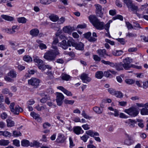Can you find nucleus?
<instances>
[{
  "label": "nucleus",
  "instance_id": "obj_1",
  "mask_svg": "<svg viewBox=\"0 0 148 148\" xmlns=\"http://www.w3.org/2000/svg\"><path fill=\"white\" fill-rule=\"evenodd\" d=\"M52 48L54 50L48 51L45 54L44 56L45 59L50 61L55 60L56 56L59 54L56 46L53 45Z\"/></svg>",
  "mask_w": 148,
  "mask_h": 148
},
{
  "label": "nucleus",
  "instance_id": "obj_2",
  "mask_svg": "<svg viewBox=\"0 0 148 148\" xmlns=\"http://www.w3.org/2000/svg\"><path fill=\"white\" fill-rule=\"evenodd\" d=\"M88 18L92 25L98 30H101L104 29V23L101 22L99 19L95 15H90Z\"/></svg>",
  "mask_w": 148,
  "mask_h": 148
},
{
  "label": "nucleus",
  "instance_id": "obj_3",
  "mask_svg": "<svg viewBox=\"0 0 148 148\" xmlns=\"http://www.w3.org/2000/svg\"><path fill=\"white\" fill-rule=\"evenodd\" d=\"M125 112L132 116H136L138 114V109L135 107H131L128 109H126Z\"/></svg>",
  "mask_w": 148,
  "mask_h": 148
},
{
  "label": "nucleus",
  "instance_id": "obj_4",
  "mask_svg": "<svg viewBox=\"0 0 148 148\" xmlns=\"http://www.w3.org/2000/svg\"><path fill=\"white\" fill-rule=\"evenodd\" d=\"M123 2L125 4L129 10L132 11L136 10L138 9V7L134 5L131 0H123Z\"/></svg>",
  "mask_w": 148,
  "mask_h": 148
},
{
  "label": "nucleus",
  "instance_id": "obj_5",
  "mask_svg": "<svg viewBox=\"0 0 148 148\" xmlns=\"http://www.w3.org/2000/svg\"><path fill=\"white\" fill-rule=\"evenodd\" d=\"M40 80L37 78L32 77L28 80L29 84L32 85L34 88H37L39 85Z\"/></svg>",
  "mask_w": 148,
  "mask_h": 148
},
{
  "label": "nucleus",
  "instance_id": "obj_6",
  "mask_svg": "<svg viewBox=\"0 0 148 148\" xmlns=\"http://www.w3.org/2000/svg\"><path fill=\"white\" fill-rule=\"evenodd\" d=\"M132 60L129 57H127L123 60V67L126 70H127L131 68L132 65L130 64Z\"/></svg>",
  "mask_w": 148,
  "mask_h": 148
},
{
  "label": "nucleus",
  "instance_id": "obj_7",
  "mask_svg": "<svg viewBox=\"0 0 148 148\" xmlns=\"http://www.w3.org/2000/svg\"><path fill=\"white\" fill-rule=\"evenodd\" d=\"M64 98L63 95L60 92H57L56 101L58 106H60L62 103V100Z\"/></svg>",
  "mask_w": 148,
  "mask_h": 148
},
{
  "label": "nucleus",
  "instance_id": "obj_8",
  "mask_svg": "<svg viewBox=\"0 0 148 148\" xmlns=\"http://www.w3.org/2000/svg\"><path fill=\"white\" fill-rule=\"evenodd\" d=\"M126 138L124 141V144L128 146H130L134 143V141L130 136L126 134H125Z\"/></svg>",
  "mask_w": 148,
  "mask_h": 148
},
{
  "label": "nucleus",
  "instance_id": "obj_9",
  "mask_svg": "<svg viewBox=\"0 0 148 148\" xmlns=\"http://www.w3.org/2000/svg\"><path fill=\"white\" fill-rule=\"evenodd\" d=\"M95 5L96 9V13L97 15L100 17H102L103 16V14L101 12V6L99 4Z\"/></svg>",
  "mask_w": 148,
  "mask_h": 148
},
{
  "label": "nucleus",
  "instance_id": "obj_10",
  "mask_svg": "<svg viewBox=\"0 0 148 148\" xmlns=\"http://www.w3.org/2000/svg\"><path fill=\"white\" fill-rule=\"evenodd\" d=\"M80 78L84 83H87L86 82H89L91 80V79L88 77V75L84 73H83L81 75Z\"/></svg>",
  "mask_w": 148,
  "mask_h": 148
},
{
  "label": "nucleus",
  "instance_id": "obj_11",
  "mask_svg": "<svg viewBox=\"0 0 148 148\" xmlns=\"http://www.w3.org/2000/svg\"><path fill=\"white\" fill-rule=\"evenodd\" d=\"M97 52L100 57H101L105 58V56H110L107 54L106 50L105 49H99L97 51Z\"/></svg>",
  "mask_w": 148,
  "mask_h": 148
},
{
  "label": "nucleus",
  "instance_id": "obj_12",
  "mask_svg": "<svg viewBox=\"0 0 148 148\" xmlns=\"http://www.w3.org/2000/svg\"><path fill=\"white\" fill-rule=\"evenodd\" d=\"M125 123L128 124L129 126L131 128L134 127L135 126V124L136 123V121L134 120L131 119H129L125 121Z\"/></svg>",
  "mask_w": 148,
  "mask_h": 148
},
{
  "label": "nucleus",
  "instance_id": "obj_13",
  "mask_svg": "<svg viewBox=\"0 0 148 148\" xmlns=\"http://www.w3.org/2000/svg\"><path fill=\"white\" fill-rule=\"evenodd\" d=\"M65 139L66 138L63 135L59 134H58L56 141L58 143H63L64 142Z\"/></svg>",
  "mask_w": 148,
  "mask_h": 148
},
{
  "label": "nucleus",
  "instance_id": "obj_14",
  "mask_svg": "<svg viewBox=\"0 0 148 148\" xmlns=\"http://www.w3.org/2000/svg\"><path fill=\"white\" fill-rule=\"evenodd\" d=\"M75 30L74 27H71L70 26L64 27L63 28V31L65 33L71 34L72 32Z\"/></svg>",
  "mask_w": 148,
  "mask_h": 148
},
{
  "label": "nucleus",
  "instance_id": "obj_15",
  "mask_svg": "<svg viewBox=\"0 0 148 148\" xmlns=\"http://www.w3.org/2000/svg\"><path fill=\"white\" fill-rule=\"evenodd\" d=\"M41 96L43 97V98L40 100V102L42 103H45L48 100H50V98L48 95H45L44 94H41Z\"/></svg>",
  "mask_w": 148,
  "mask_h": 148
},
{
  "label": "nucleus",
  "instance_id": "obj_16",
  "mask_svg": "<svg viewBox=\"0 0 148 148\" xmlns=\"http://www.w3.org/2000/svg\"><path fill=\"white\" fill-rule=\"evenodd\" d=\"M39 32V30L37 29H34L30 31V34L33 37H36Z\"/></svg>",
  "mask_w": 148,
  "mask_h": 148
},
{
  "label": "nucleus",
  "instance_id": "obj_17",
  "mask_svg": "<svg viewBox=\"0 0 148 148\" xmlns=\"http://www.w3.org/2000/svg\"><path fill=\"white\" fill-rule=\"evenodd\" d=\"M73 131L75 134L77 135L81 134L82 131V133L84 132L82 130L81 127L79 126L74 127H73Z\"/></svg>",
  "mask_w": 148,
  "mask_h": 148
},
{
  "label": "nucleus",
  "instance_id": "obj_18",
  "mask_svg": "<svg viewBox=\"0 0 148 148\" xmlns=\"http://www.w3.org/2000/svg\"><path fill=\"white\" fill-rule=\"evenodd\" d=\"M115 67L116 69L118 71L123 70V63L121 62L115 63Z\"/></svg>",
  "mask_w": 148,
  "mask_h": 148
},
{
  "label": "nucleus",
  "instance_id": "obj_19",
  "mask_svg": "<svg viewBox=\"0 0 148 148\" xmlns=\"http://www.w3.org/2000/svg\"><path fill=\"white\" fill-rule=\"evenodd\" d=\"M104 75L103 71H97L95 73V77L98 79H101Z\"/></svg>",
  "mask_w": 148,
  "mask_h": 148
},
{
  "label": "nucleus",
  "instance_id": "obj_20",
  "mask_svg": "<svg viewBox=\"0 0 148 148\" xmlns=\"http://www.w3.org/2000/svg\"><path fill=\"white\" fill-rule=\"evenodd\" d=\"M59 44L60 46L64 49H66L67 48V43L66 41L64 40H63L61 42H60Z\"/></svg>",
  "mask_w": 148,
  "mask_h": 148
},
{
  "label": "nucleus",
  "instance_id": "obj_21",
  "mask_svg": "<svg viewBox=\"0 0 148 148\" xmlns=\"http://www.w3.org/2000/svg\"><path fill=\"white\" fill-rule=\"evenodd\" d=\"M74 47L78 50H82L84 49V45L82 42H79L78 44L76 43V45Z\"/></svg>",
  "mask_w": 148,
  "mask_h": 148
},
{
  "label": "nucleus",
  "instance_id": "obj_22",
  "mask_svg": "<svg viewBox=\"0 0 148 148\" xmlns=\"http://www.w3.org/2000/svg\"><path fill=\"white\" fill-rule=\"evenodd\" d=\"M14 111V112H13L14 114H18L19 112H21L23 111V109L18 106H17L15 108Z\"/></svg>",
  "mask_w": 148,
  "mask_h": 148
},
{
  "label": "nucleus",
  "instance_id": "obj_23",
  "mask_svg": "<svg viewBox=\"0 0 148 148\" xmlns=\"http://www.w3.org/2000/svg\"><path fill=\"white\" fill-rule=\"evenodd\" d=\"M93 110L96 113L100 114L102 113L103 109L100 108L99 107L95 106L93 108Z\"/></svg>",
  "mask_w": 148,
  "mask_h": 148
},
{
  "label": "nucleus",
  "instance_id": "obj_24",
  "mask_svg": "<svg viewBox=\"0 0 148 148\" xmlns=\"http://www.w3.org/2000/svg\"><path fill=\"white\" fill-rule=\"evenodd\" d=\"M49 18L50 20L53 22H56L59 19V18L58 16L54 14H51L49 16Z\"/></svg>",
  "mask_w": 148,
  "mask_h": 148
},
{
  "label": "nucleus",
  "instance_id": "obj_25",
  "mask_svg": "<svg viewBox=\"0 0 148 148\" xmlns=\"http://www.w3.org/2000/svg\"><path fill=\"white\" fill-rule=\"evenodd\" d=\"M1 16L3 18L8 21H12L14 19V18L12 17L6 15H1Z\"/></svg>",
  "mask_w": 148,
  "mask_h": 148
},
{
  "label": "nucleus",
  "instance_id": "obj_26",
  "mask_svg": "<svg viewBox=\"0 0 148 148\" xmlns=\"http://www.w3.org/2000/svg\"><path fill=\"white\" fill-rule=\"evenodd\" d=\"M101 62L105 64L109 65L110 66L112 67H115V63L114 64L109 61H106L104 60H101Z\"/></svg>",
  "mask_w": 148,
  "mask_h": 148
},
{
  "label": "nucleus",
  "instance_id": "obj_27",
  "mask_svg": "<svg viewBox=\"0 0 148 148\" xmlns=\"http://www.w3.org/2000/svg\"><path fill=\"white\" fill-rule=\"evenodd\" d=\"M123 53V51L122 50H116L112 51V53L115 56H119L121 55Z\"/></svg>",
  "mask_w": 148,
  "mask_h": 148
},
{
  "label": "nucleus",
  "instance_id": "obj_28",
  "mask_svg": "<svg viewBox=\"0 0 148 148\" xmlns=\"http://www.w3.org/2000/svg\"><path fill=\"white\" fill-rule=\"evenodd\" d=\"M61 76L63 80L67 81L69 80L71 78L69 75L64 73H62Z\"/></svg>",
  "mask_w": 148,
  "mask_h": 148
},
{
  "label": "nucleus",
  "instance_id": "obj_29",
  "mask_svg": "<svg viewBox=\"0 0 148 148\" xmlns=\"http://www.w3.org/2000/svg\"><path fill=\"white\" fill-rule=\"evenodd\" d=\"M67 45L68 46L70 47L71 45L74 47L75 46L76 43L74 42V40L73 38H71L67 41Z\"/></svg>",
  "mask_w": 148,
  "mask_h": 148
},
{
  "label": "nucleus",
  "instance_id": "obj_30",
  "mask_svg": "<svg viewBox=\"0 0 148 148\" xmlns=\"http://www.w3.org/2000/svg\"><path fill=\"white\" fill-rule=\"evenodd\" d=\"M21 144L22 146L27 147L29 145V142L27 140L24 139L21 141Z\"/></svg>",
  "mask_w": 148,
  "mask_h": 148
},
{
  "label": "nucleus",
  "instance_id": "obj_31",
  "mask_svg": "<svg viewBox=\"0 0 148 148\" xmlns=\"http://www.w3.org/2000/svg\"><path fill=\"white\" fill-rule=\"evenodd\" d=\"M140 112L142 115H148V109L146 108H143L141 109Z\"/></svg>",
  "mask_w": 148,
  "mask_h": 148
},
{
  "label": "nucleus",
  "instance_id": "obj_32",
  "mask_svg": "<svg viewBox=\"0 0 148 148\" xmlns=\"http://www.w3.org/2000/svg\"><path fill=\"white\" fill-rule=\"evenodd\" d=\"M17 20L19 23H25L26 22L27 20L24 17H21L18 18Z\"/></svg>",
  "mask_w": 148,
  "mask_h": 148
},
{
  "label": "nucleus",
  "instance_id": "obj_33",
  "mask_svg": "<svg viewBox=\"0 0 148 148\" xmlns=\"http://www.w3.org/2000/svg\"><path fill=\"white\" fill-rule=\"evenodd\" d=\"M9 143L8 140H0V145L1 146H6Z\"/></svg>",
  "mask_w": 148,
  "mask_h": 148
},
{
  "label": "nucleus",
  "instance_id": "obj_34",
  "mask_svg": "<svg viewBox=\"0 0 148 148\" xmlns=\"http://www.w3.org/2000/svg\"><path fill=\"white\" fill-rule=\"evenodd\" d=\"M7 124V126L9 127H13L14 125V122L12 120L8 119L6 120Z\"/></svg>",
  "mask_w": 148,
  "mask_h": 148
},
{
  "label": "nucleus",
  "instance_id": "obj_35",
  "mask_svg": "<svg viewBox=\"0 0 148 148\" xmlns=\"http://www.w3.org/2000/svg\"><path fill=\"white\" fill-rule=\"evenodd\" d=\"M4 100L3 96L1 95L0 96V108L4 110L5 109V108L2 103H1L3 102Z\"/></svg>",
  "mask_w": 148,
  "mask_h": 148
},
{
  "label": "nucleus",
  "instance_id": "obj_36",
  "mask_svg": "<svg viewBox=\"0 0 148 148\" xmlns=\"http://www.w3.org/2000/svg\"><path fill=\"white\" fill-rule=\"evenodd\" d=\"M125 82L126 84L129 85H132L135 82V80L131 79H126L125 80Z\"/></svg>",
  "mask_w": 148,
  "mask_h": 148
},
{
  "label": "nucleus",
  "instance_id": "obj_37",
  "mask_svg": "<svg viewBox=\"0 0 148 148\" xmlns=\"http://www.w3.org/2000/svg\"><path fill=\"white\" fill-rule=\"evenodd\" d=\"M13 136L15 137H18L21 136V133L19 131H17L16 130L12 132Z\"/></svg>",
  "mask_w": 148,
  "mask_h": 148
},
{
  "label": "nucleus",
  "instance_id": "obj_38",
  "mask_svg": "<svg viewBox=\"0 0 148 148\" xmlns=\"http://www.w3.org/2000/svg\"><path fill=\"white\" fill-rule=\"evenodd\" d=\"M9 76H10L12 78L16 77V72L13 71H10V72L8 73Z\"/></svg>",
  "mask_w": 148,
  "mask_h": 148
},
{
  "label": "nucleus",
  "instance_id": "obj_39",
  "mask_svg": "<svg viewBox=\"0 0 148 148\" xmlns=\"http://www.w3.org/2000/svg\"><path fill=\"white\" fill-rule=\"evenodd\" d=\"M23 60L27 62H29L32 61V58L28 56L25 55L23 57Z\"/></svg>",
  "mask_w": 148,
  "mask_h": 148
},
{
  "label": "nucleus",
  "instance_id": "obj_40",
  "mask_svg": "<svg viewBox=\"0 0 148 148\" xmlns=\"http://www.w3.org/2000/svg\"><path fill=\"white\" fill-rule=\"evenodd\" d=\"M112 22V21L110 20L105 25H104V28L107 31V32H108L110 24Z\"/></svg>",
  "mask_w": 148,
  "mask_h": 148
},
{
  "label": "nucleus",
  "instance_id": "obj_41",
  "mask_svg": "<svg viewBox=\"0 0 148 148\" xmlns=\"http://www.w3.org/2000/svg\"><path fill=\"white\" fill-rule=\"evenodd\" d=\"M114 95H115L116 97L120 98H122L123 96V95L122 92L118 91H115V93Z\"/></svg>",
  "mask_w": 148,
  "mask_h": 148
},
{
  "label": "nucleus",
  "instance_id": "obj_42",
  "mask_svg": "<svg viewBox=\"0 0 148 148\" xmlns=\"http://www.w3.org/2000/svg\"><path fill=\"white\" fill-rule=\"evenodd\" d=\"M30 115L31 116L36 120L37 118L40 116L39 114H37L34 112H32L31 113Z\"/></svg>",
  "mask_w": 148,
  "mask_h": 148
},
{
  "label": "nucleus",
  "instance_id": "obj_43",
  "mask_svg": "<svg viewBox=\"0 0 148 148\" xmlns=\"http://www.w3.org/2000/svg\"><path fill=\"white\" fill-rule=\"evenodd\" d=\"M137 121L138 122V126L141 128H143L144 126L143 120L142 119H138Z\"/></svg>",
  "mask_w": 148,
  "mask_h": 148
},
{
  "label": "nucleus",
  "instance_id": "obj_44",
  "mask_svg": "<svg viewBox=\"0 0 148 148\" xmlns=\"http://www.w3.org/2000/svg\"><path fill=\"white\" fill-rule=\"evenodd\" d=\"M40 2L44 5L49 4L51 3V1L49 0H40Z\"/></svg>",
  "mask_w": 148,
  "mask_h": 148
},
{
  "label": "nucleus",
  "instance_id": "obj_45",
  "mask_svg": "<svg viewBox=\"0 0 148 148\" xmlns=\"http://www.w3.org/2000/svg\"><path fill=\"white\" fill-rule=\"evenodd\" d=\"M104 75L106 77H108L112 76V75L110 73V70H108L107 71L104 72Z\"/></svg>",
  "mask_w": 148,
  "mask_h": 148
},
{
  "label": "nucleus",
  "instance_id": "obj_46",
  "mask_svg": "<svg viewBox=\"0 0 148 148\" xmlns=\"http://www.w3.org/2000/svg\"><path fill=\"white\" fill-rule=\"evenodd\" d=\"M38 68L44 71L45 69V65L43 63L37 65Z\"/></svg>",
  "mask_w": 148,
  "mask_h": 148
},
{
  "label": "nucleus",
  "instance_id": "obj_47",
  "mask_svg": "<svg viewBox=\"0 0 148 148\" xmlns=\"http://www.w3.org/2000/svg\"><path fill=\"white\" fill-rule=\"evenodd\" d=\"M34 61L36 63L38 64L43 63V61L40 59L39 58H35L34 59Z\"/></svg>",
  "mask_w": 148,
  "mask_h": 148
},
{
  "label": "nucleus",
  "instance_id": "obj_48",
  "mask_svg": "<svg viewBox=\"0 0 148 148\" xmlns=\"http://www.w3.org/2000/svg\"><path fill=\"white\" fill-rule=\"evenodd\" d=\"M12 136V134L7 131H4L3 135L5 137H10Z\"/></svg>",
  "mask_w": 148,
  "mask_h": 148
},
{
  "label": "nucleus",
  "instance_id": "obj_49",
  "mask_svg": "<svg viewBox=\"0 0 148 148\" xmlns=\"http://www.w3.org/2000/svg\"><path fill=\"white\" fill-rule=\"evenodd\" d=\"M89 138V136L86 135H84L83 136L80 137L81 139L84 142H86L87 141Z\"/></svg>",
  "mask_w": 148,
  "mask_h": 148
},
{
  "label": "nucleus",
  "instance_id": "obj_50",
  "mask_svg": "<svg viewBox=\"0 0 148 148\" xmlns=\"http://www.w3.org/2000/svg\"><path fill=\"white\" fill-rule=\"evenodd\" d=\"M126 36L129 38L135 37L137 36V35L134 33L128 32Z\"/></svg>",
  "mask_w": 148,
  "mask_h": 148
},
{
  "label": "nucleus",
  "instance_id": "obj_51",
  "mask_svg": "<svg viewBox=\"0 0 148 148\" xmlns=\"http://www.w3.org/2000/svg\"><path fill=\"white\" fill-rule=\"evenodd\" d=\"M113 19L114 20H115L116 19H119L121 21H123V16L121 15H118L113 17Z\"/></svg>",
  "mask_w": 148,
  "mask_h": 148
},
{
  "label": "nucleus",
  "instance_id": "obj_52",
  "mask_svg": "<svg viewBox=\"0 0 148 148\" xmlns=\"http://www.w3.org/2000/svg\"><path fill=\"white\" fill-rule=\"evenodd\" d=\"M40 144L39 142L37 141H35L33 142V144L32 145L31 144L30 146L31 147L35 146L37 147H39L40 146Z\"/></svg>",
  "mask_w": 148,
  "mask_h": 148
},
{
  "label": "nucleus",
  "instance_id": "obj_53",
  "mask_svg": "<svg viewBox=\"0 0 148 148\" xmlns=\"http://www.w3.org/2000/svg\"><path fill=\"white\" fill-rule=\"evenodd\" d=\"M13 144L16 147L20 146L19 141L17 139H15L13 140Z\"/></svg>",
  "mask_w": 148,
  "mask_h": 148
},
{
  "label": "nucleus",
  "instance_id": "obj_54",
  "mask_svg": "<svg viewBox=\"0 0 148 148\" xmlns=\"http://www.w3.org/2000/svg\"><path fill=\"white\" fill-rule=\"evenodd\" d=\"M74 101V100H68L66 99H65L64 100V102L65 104H68L71 105L73 104Z\"/></svg>",
  "mask_w": 148,
  "mask_h": 148
},
{
  "label": "nucleus",
  "instance_id": "obj_55",
  "mask_svg": "<svg viewBox=\"0 0 148 148\" xmlns=\"http://www.w3.org/2000/svg\"><path fill=\"white\" fill-rule=\"evenodd\" d=\"M108 90L111 94L112 95H114L115 94L116 91L114 89L110 88H108Z\"/></svg>",
  "mask_w": 148,
  "mask_h": 148
},
{
  "label": "nucleus",
  "instance_id": "obj_56",
  "mask_svg": "<svg viewBox=\"0 0 148 148\" xmlns=\"http://www.w3.org/2000/svg\"><path fill=\"white\" fill-rule=\"evenodd\" d=\"M133 23V27L134 29H136V28H141L140 27V25L138 23L135 22H134Z\"/></svg>",
  "mask_w": 148,
  "mask_h": 148
},
{
  "label": "nucleus",
  "instance_id": "obj_57",
  "mask_svg": "<svg viewBox=\"0 0 148 148\" xmlns=\"http://www.w3.org/2000/svg\"><path fill=\"white\" fill-rule=\"evenodd\" d=\"M86 27V24L84 23L82 24H79L77 25V28L84 29Z\"/></svg>",
  "mask_w": 148,
  "mask_h": 148
},
{
  "label": "nucleus",
  "instance_id": "obj_58",
  "mask_svg": "<svg viewBox=\"0 0 148 148\" xmlns=\"http://www.w3.org/2000/svg\"><path fill=\"white\" fill-rule=\"evenodd\" d=\"M94 60L97 61H100L101 60L100 57H99L97 55H95L93 56Z\"/></svg>",
  "mask_w": 148,
  "mask_h": 148
},
{
  "label": "nucleus",
  "instance_id": "obj_59",
  "mask_svg": "<svg viewBox=\"0 0 148 148\" xmlns=\"http://www.w3.org/2000/svg\"><path fill=\"white\" fill-rule=\"evenodd\" d=\"M86 133L87 134V135H89L91 137H93V132L92 130L86 131Z\"/></svg>",
  "mask_w": 148,
  "mask_h": 148
},
{
  "label": "nucleus",
  "instance_id": "obj_60",
  "mask_svg": "<svg viewBox=\"0 0 148 148\" xmlns=\"http://www.w3.org/2000/svg\"><path fill=\"white\" fill-rule=\"evenodd\" d=\"M117 41L119 42L121 44L124 45L125 43V39L123 38H119L117 39Z\"/></svg>",
  "mask_w": 148,
  "mask_h": 148
},
{
  "label": "nucleus",
  "instance_id": "obj_61",
  "mask_svg": "<svg viewBox=\"0 0 148 148\" xmlns=\"http://www.w3.org/2000/svg\"><path fill=\"white\" fill-rule=\"evenodd\" d=\"M82 115L86 119H89L91 118L87 115L85 113L84 111H83L82 113Z\"/></svg>",
  "mask_w": 148,
  "mask_h": 148
},
{
  "label": "nucleus",
  "instance_id": "obj_62",
  "mask_svg": "<svg viewBox=\"0 0 148 148\" xmlns=\"http://www.w3.org/2000/svg\"><path fill=\"white\" fill-rule=\"evenodd\" d=\"M140 37L141 40H143L144 41L148 42V36H141Z\"/></svg>",
  "mask_w": 148,
  "mask_h": 148
},
{
  "label": "nucleus",
  "instance_id": "obj_63",
  "mask_svg": "<svg viewBox=\"0 0 148 148\" xmlns=\"http://www.w3.org/2000/svg\"><path fill=\"white\" fill-rule=\"evenodd\" d=\"M1 116L2 119H5L7 118L8 115L5 112H4L1 114Z\"/></svg>",
  "mask_w": 148,
  "mask_h": 148
},
{
  "label": "nucleus",
  "instance_id": "obj_64",
  "mask_svg": "<svg viewBox=\"0 0 148 148\" xmlns=\"http://www.w3.org/2000/svg\"><path fill=\"white\" fill-rule=\"evenodd\" d=\"M51 126V124L48 122H46L43 125V127L44 129H46Z\"/></svg>",
  "mask_w": 148,
  "mask_h": 148
}]
</instances>
